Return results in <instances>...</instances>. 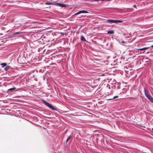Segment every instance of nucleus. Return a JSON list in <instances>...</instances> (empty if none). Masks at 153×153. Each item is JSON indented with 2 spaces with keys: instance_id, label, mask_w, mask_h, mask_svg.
Listing matches in <instances>:
<instances>
[{
  "instance_id": "f257e3e1",
  "label": "nucleus",
  "mask_w": 153,
  "mask_h": 153,
  "mask_svg": "<svg viewBox=\"0 0 153 153\" xmlns=\"http://www.w3.org/2000/svg\"><path fill=\"white\" fill-rule=\"evenodd\" d=\"M145 94L146 96L148 99L150 101L152 102L153 103V98L151 97L149 93L146 91L145 89Z\"/></svg>"
},
{
  "instance_id": "f03ea898",
  "label": "nucleus",
  "mask_w": 153,
  "mask_h": 153,
  "mask_svg": "<svg viewBox=\"0 0 153 153\" xmlns=\"http://www.w3.org/2000/svg\"><path fill=\"white\" fill-rule=\"evenodd\" d=\"M107 22L109 23H118L121 22H122V21L118 20H115L113 19H108L107 20Z\"/></svg>"
},
{
  "instance_id": "7ed1b4c3",
  "label": "nucleus",
  "mask_w": 153,
  "mask_h": 153,
  "mask_svg": "<svg viewBox=\"0 0 153 153\" xmlns=\"http://www.w3.org/2000/svg\"><path fill=\"white\" fill-rule=\"evenodd\" d=\"M88 13V12L86 10H81V11H80L76 13L75 14L73 15V16H75V15H78V14H81V13Z\"/></svg>"
},
{
  "instance_id": "20e7f679",
  "label": "nucleus",
  "mask_w": 153,
  "mask_h": 153,
  "mask_svg": "<svg viewBox=\"0 0 153 153\" xmlns=\"http://www.w3.org/2000/svg\"><path fill=\"white\" fill-rule=\"evenodd\" d=\"M45 104L46 105H47L48 106L49 108L53 110H56V109L50 104L49 103H48L47 102H46Z\"/></svg>"
},
{
  "instance_id": "39448f33",
  "label": "nucleus",
  "mask_w": 153,
  "mask_h": 153,
  "mask_svg": "<svg viewBox=\"0 0 153 153\" xmlns=\"http://www.w3.org/2000/svg\"><path fill=\"white\" fill-rule=\"evenodd\" d=\"M55 5H57L59 7H66L67 4H62L61 3H55Z\"/></svg>"
},
{
  "instance_id": "423d86ee",
  "label": "nucleus",
  "mask_w": 153,
  "mask_h": 153,
  "mask_svg": "<svg viewBox=\"0 0 153 153\" xmlns=\"http://www.w3.org/2000/svg\"><path fill=\"white\" fill-rule=\"evenodd\" d=\"M151 47L153 48V45H152L150 47H145V48H143L138 49H137V50H140V51H143V50H145L147 49L150 48H151Z\"/></svg>"
},
{
  "instance_id": "0eeeda50",
  "label": "nucleus",
  "mask_w": 153,
  "mask_h": 153,
  "mask_svg": "<svg viewBox=\"0 0 153 153\" xmlns=\"http://www.w3.org/2000/svg\"><path fill=\"white\" fill-rule=\"evenodd\" d=\"M80 39L82 41L87 42L86 40L85 39L84 37L82 36H81Z\"/></svg>"
},
{
  "instance_id": "6e6552de",
  "label": "nucleus",
  "mask_w": 153,
  "mask_h": 153,
  "mask_svg": "<svg viewBox=\"0 0 153 153\" xmlns=\"http://www.w3.org/2000/svg\"><path fill=\"white\" fill-rule=\"evenodd\" d=\"M114 33V31L113 30H108L107 32V33L108 34H112Z\"/></svg>"
},
{
  "instance_id": "1a4fd4ad",
  "label": "nucleus",
  "mask_w": 153,
  "mask_h": 153,
  "mask_svg": "<svg viewBox=\"0 0 153 153\" xmlns=\"http://www.w3.org/2000/svg\"><path fill=\"white\" fill-rule=\"evenodd\" d=\"M6 66L4 68V70L7 71L8 70V69H10V66L9 65H6Z\"/></svg>"
},
{
  "instance_id": "9d476101",
  "label": "nucleus",
  "mask_w": 153,
  "mask_h": 153,
  "mask_svg": "<svg viewBox=\"0 0 153 153\" xmlns=\"http://www.w3.org/2000/svg\"><path fill=\"white\" fill-rule=\"evenodd\" d=\"M1 67L2 68H3L4 67L6 66L7 65V63H3L1 64Z\"/></svg>"
},
{
  "instance_id": "9b49d317",
  "label": "nucleus",
  "mask_w": 153,
  "mask_h": 153,
  "mask_svg": "<svg viewBox=\"0 0 153 153\" xmlns=\"http://www.w3.org/2000/svg\"><path fill=\"white\" fill-rule=\"evenodd\" d=\"M16 89V88L15 87H14L13 88H10L8 90V91H12L15 90Z\"/></svg>"
},
{
  "instance_id": "f8f14e48",
  "label": "nucleus",
  "mask_w": 153,
  "mask_h": 153,
  "mask_svg": "<svg viewBox=\"0 0 153 153\" xmlns=\"http://www.w3.org/2000/svg\"><path fill=\"white\" fill-rule=\"evenodd\" d=\"M45 4H47V5H51V4L55 5V3L54 4L53 3H49V2H46L45 3Z\"/></svg>"
},
{
  "instance_id": "ddd939ff",
  "label": "nucleus",
  "mask_w": 153,
  "mask_h": 153,
  "mask_svg": "<svg viewBox=\"0 0 153 153\" xmlns=\"http://www.w3.org/2000/svg\"><path fill=\"white\" fill-rule=\"evenodd\" d=\"M71 136L70 135L68 137L66 141V143H67L68 142V141L69 140V139H70V138L71 137Z\"/></svg>"
},
{
  "instance_id": "4468645a",
  "label": "nucleus",
  "mask_w": 153,
  "mask_h": 153,
  "mask_svg": "<svg viewBox=\"0 0 153 153\" xmlns=\"http://www.w3.org/2000/svg\"><path fill=\"white\" fill-rule=\"evenodd\" d=\"M118 96H115L113 98L110 99V100H112V99H114L118 98Z\"/></svg>"
},
{
  "instance_id": "2eb2a0df",
  "label": "nucleus",
  "mask_w": 153,
  "mask_h": 153,
  "mask_svg": "<svg viewBox=\"0 0 153 153\" xmlns=\"http://www.w3.org/2000/svg\"><path fill=\"white\" fill-rule=\"evenodd\" d=\"M111 0H98V1H110Z\"/></svg>"
},
{
  "instance_id": "dca6fc26",
  "label": "nucleus",
  "mask_w": 153,
  "mask_h": 153,
  "mask_svg": "<svg viewBox=\"0 0 153 153\" xmlns=\"http://www.w3.org/2000/svg\"><path fill=\"white\" fill-rule=\"evenodd\" d=\"M134 7H135V8H136V5L135 4H134Z\"/></svg>"
},
{
  "instance_id": "f3484780",
  "label": "nucleus",
  "mask_w": 153,
  "mask_h": 153,
  "mask_svg": "<svg viewBox=\"0 0 153 153\" xmlns=\"http://www.w3.org/2000/svg\"><path fill=\"white\" fill-rule=\"evenodd\" d=\"M152 130H153V128H152Z\"/></svg>"
}]
</instances>
